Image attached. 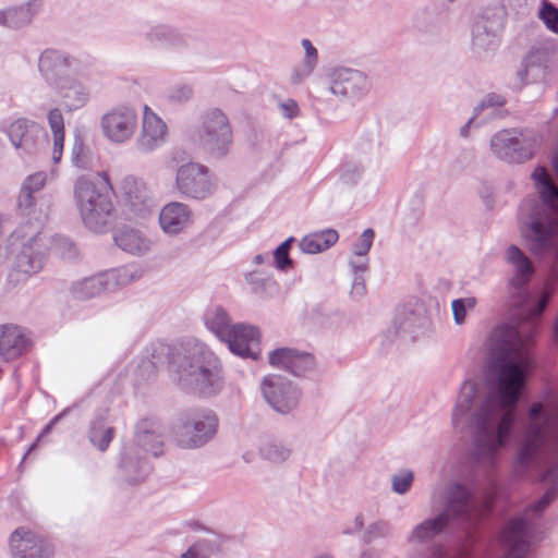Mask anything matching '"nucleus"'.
<instances>
[{
	"mask_svg": "<svg viewBox=\"0 0 558 558\" xmlns=\"http://www.w3.org/2000/svg\"><path fill=\"white\" fill-rule=\"evenodd\" d=\"M553 291L546 288L537 304L518 326H499L488 340L493 378L488 385L465 380L452 410V424L472 437V456L483 466H494L508 446L518 420V402L535 367L532 352L537 319Z\"/></svg>",
	"mask_w": 558,
	"mask_h": 558,
	"instance_id": "nucleus-1",
	"label": "nucleus"
},
{
	"mask_svg": "<svg viewBox=\"0 0 558 558\" xmlns=\"http://www.w3.org/2000/svg\"><path fill=\"white\" fill-rule=\"evenodd\" d=\"M514 471L541 472L548 487L522 515L505 526L500 537L502 558L525 557L531 544L539 539L538 519L558 496V392H545L530 405L518 441Z\"/></svg>",
	"mask_w": 558,
	"mask_h": 558,
	"instance_id": "nucleus-2",
	"label": "nucleus"
},
{
	"mask_svg": "<svg viewBox=\"0 0 558 558\" xmlns=\"http://www.w3.org/2000/svg\"><path fill=\"white\" fill-rule=\"evenodd\" d=\"M531 178L542 204L535 199L522 202V233L533 255L558 260V186L543 166H537Z\"/></svg>",
	"mask_w": 558,
	"mask_h": 558,
	"instance_id": "nucleus-3",
	"label": "nucleus"
},
{
	"mask_svg": "<svg viewBox=\"0 0 558 558\" xmlns=\"http://www.w3.org/2000/svg\"><path fill=\"white\" fill-rule=\"evenodd\" d=\"M492 498L480 505L471 490L458 482L436 486L430 494V507L438 510L435 517L426 518L416 524L407 536L411 545H429L448 526L450 520L475 522L489 509Z\"/></svg>",
	"mask_w": 558,
	"mask_h": 558,
	"instance_id": "nucleus-4",
	"label": "nucleus"
},
{
	"mask_svg": "<svg viewBox=\"0 0 558 558\" xmlns=\"http://www.w3.org/2000/svg\"><path fill=\"white\" fill-rule=\"evenodd\" d=\"M178 386L191 393L214 396L223 387L222 367L218 357L201 343H194L170 362Z\"/></svg>",
	"mask_w": 558,
	"mask_h": 558,
	"instance_id": "nucleus-5",
	"label": "nucleus"
},
{
	"mask_svg": "<svg viewBox=\"0 0 558 558\" xmlns=\"http://www.w3.org/2000/svg\"><path fill=\"white\" fill-rule=\"evenodd\" d=\"M112 190L106 172L80 177L74 183V201L86 228L96 233L107 229L113 204L108 195Z\"/></svg>",
	"mask_w": 558,
	"mask_h": 558,
	"instance_id": "nucleus-6",
	"label": "nucleus"
},
{
	"mask_svg": "<svg viewBox=\"0 0 558 558\" xmlns=\"http://www.w3.org/2000/svg\"><path fill=\"white\" fill-rule=\"evenodd\" d=\"M39 228L37 223L27 232L19 228L9 238L7 251L12 256V272L20 276L17 280L37 274L44 266L47 244Z\"/></svg>",
	"mask_w": 558,
	"mask_h": 558,
	"instance_id": "nucleus-7",
	"label": "nucleus"
},
{
	"mask_svg": "<svg viewBox=\"0 0 558 558\" xmlns=\"http://www.w3.org/2000/svg\"><path fill=\"white\" fill-rule=\"evenodd\" d=\"M232 140L230 121L220 109L211 108L201 116L194 141L210 158H225L231 149Z\"/></svg>",
	"mask_w": 558,
	"mask_h": 558,
	"instance_id": "nucleus-8",
	"label": "nucleus"
},
{
	"mask_svg": "<svg viewBox=\"0 0 558 558\" xmlns=\"http://www.w3.org/2000/svg\"><path fill=\"white\" fill-rule=\"evenodd\" d=\"M218 429V417L209 410L182 415L172 426L174 442L184 449H196L214 438Z\"/></svg>",
	"mask_w": 558,
	"mask_h": 558,
	"instance_id": "nucleus-9",
	"label": "nucleus"
},
{
	"mask_svg": "<svg viewBox=\"0 0 558 558\" xmlns=\"http://www.w3.org/2000/svg\"><path fill=\"white\" fill-rule=\"evenodd\" d=\"M217 187V175L201 162L190 161L177 170L175 189L185 198L208 199L216 193Z\"/></svg>",
	"mask_w": 558,
	"mask_h": 558,
	"instance_id": "nucleus-10",
	"label": "nucleus"
},
{
	"mask_svg": "<svg viewBox=\"0 0 558 558\" xmlns=\"http://www.w3.org/2000/svg\"><path fill=\"white\" fill-rule=\"evenodd\" d=\"M46 181L47 174L43 171L28 175L22 184L17 198L20 214L38 226L48 219L52 205L50 195H36L45 186Z\"/></svg>",
	"mask_w": 558,
	"mask_h": 558,
	"instance_id": "nucleus-11",
	"label": "nucleus"
},
{
	"mask_svg": "<svg viewBox=\"0 0 558 558\" xmlns=\"http://www.w3.org/2000/svg\"><path fill=\"white\" fill-rule=\"evenodd\" d=\"M137 113L129 106H116L104 113L99 126L104 137L117 145L130 142L137 129Z\"/></svg>",
	"mask_w": 558,
	"mask_h": 558,
	"instance_id": "nucleus-12",
	"label": "nucleus"
},
{
	"mask_svg": "<svg viewBox=\"0 0 558 558\" xmlns=\"http://www.w3.org/2000/svg\"><path fill=\"white\" fill-rule=\"evenodd\" d=\"M260 391L267 404L282 415L294 411L301 399L300 389L291 380L275 374L263 378Z\"/></svg>",
	"mask_w": 558,
	"mask_h": 558,
	"instance_id": "nucleus-13",
	"label": "nucleus"
},
{
	"mask_svg": "<svg viewBox=\"0 0 558 558\" xmlns=\"http://www.w3.org/2000/svg\"><path fill=\"white\" fill-rule=\"evenodd\" d=\"M505 17L500 10H485L472 26L471 46L476 53L494 50L500 43Z\"/></svg>",
	"mask_w": 558,
	"mask_h": 558,
	"instance_id": "nucleus-14",
	"label": "nucleus"
},
{
	"mask_svg": "<svg viewBox=\"0 0 558 558\" xmlns=\"http://www.w3.org/2000/svg\"><path fill=\"white\" fill-rule=\"evenodd\" d=\"M9 548L13 558H52L53 547L37 532L21 526L9 538Z\"/></svg>",
	"mask_w": 558,
	"mask_h": 558,
	"instance_id": "nucleus-15",
	"label": "nucleus"
},
{
	"mask_svg": "<svg viewBox=\"0 0 558 558\" xmlns=\"http://www.w3.org/2000/svg\"><path fill=\"white\" fill-rule=\"evenodd\" d=\"M168 135L166 122L148 105H144L141 130L135 140L136 150L150 154L167 142Z\"/></svg>",
	"mask_w": 558,
	"mask_h": 558,
	"instance_id": "nucleus-16",
	"label": "nucleus"
},
{
	"mask_svg": "<svg viewBox=\"0 0 558 558\" xmlns=\"http://www.w3.org/2000/svg\"><path fill=\"white\" fill-rule=\"evenodd\" d=\"M7 133L11 144L21 151V156L35 155L47 142L45 129L38 123L24 118L13 121Z\"/></svg>",
	"mask_w": 558,
	"mask_h": 558,
	"instance_id": "nucleus-17",
	"label": "nucleus"
},
{
	"mask_svg": "<svg viewBox=\"0 0 558 558\" xmlns=\"http://www.w3.org/2000/svg\"><path fill=\"white\" fill-rule=\"evenodd\" d=\"M506 255L513 269L509 280L510 294L517 299L514 304L522 305L527 299L526 287L534 274V267L529 257L515 245H510Z\"/></svg>",
	"mask_w": 558,
	"mask_h": 558,
	"instance_id": "nucleus-18",
	"label": "nucleus"
},
{
	"mask_svg": "<svg viewBox=\"0 0 558 558\" xmlns=\"http://www.w3.org/2000/svg\"><path fill=\"white\" fill-rule=\"evenodd\" d=\"M366 75L353 69L342 68L332 73L330 92L352 102L362 99L368 92Z\"/></svg>",
	"mask_w": 558,
	"mask_h": 558,
	"instance_id": "nucleus-19",
	"label": "nucleus"
},
{
	"mask_svg": "<svg viewBox=\"0 0 558 558\" xmlns=\"http://www.w3.org/2000/svg\"><path fill=\"white\" fill-rule=\"evenodd\" d=\"M222 342L227 343L229 350L235 355L250 357L254 361L259 357V332L254 326L234 324L230 335L226 336Z\"/></svg>",
	"mask_w": 558,
	"mask_h": 558,
	"instance_id": "nucleus-20",
	"label": "nucleus"
},
{
	"mask_svg": "<svg viewBox=\"0 0 558 558\" xmlns=\"http://www.w3.org/2000/svg\"><path fill=\"white\" fill-rule=\"evenodd\" d=\"M77 65L78 61L74 57L56 49L45 50L38 60L41 75L53 86L59 80L66 78V74L75 70Z\"/></svg>",
	"mask_w": 558,
	"mask_h": 558,
	"instance_id": "nucleus-21",
	"label": "nucleus"
},
{
	"mask_svg": "<svg viewBox=\"0 0 558 558\" xmlns=\"http://www.w3.org/2000/svg\"><path fill=\"white\" fill-rule=\"evenodd\" d=\"M29 332L21 326L5 324L0 326V357L14 361L31 348Z\"/></svg>",
	"mask_w": 558,
	"mask_h": 558,
	"instance_id": "nucleus-22",
	"label": "nucleus"
},
{
	"mask_svg": "<svg viewBox=\"0 0 558 558\" xmlns=\"http://www.w3.org/2000/svg\"><path fill=\"white\" fill-rule=\"evenodd\" d=\"M135 450H138L144 456L150 453L158 457L162 453L163 435L161 425L149 418L140 421L135 426V435L132 442Z\"/></svg>",
	"mask_w": 558,
	"mask_h": 558,
	"instance_id": "nucleus-23",
	"label": "nucleus"
},
{
	"mask_svg": "<svg viewBox=\"0 0 558 558\" xmlns=\"http://www.w3.org/2000/svg\"><path fill=\"white\" fill-rule=\"evenodd\" d=\"M193 223V211L191 207L181 202H170L166 204L159 214V225L161 230L175 235L183 232Z\"/></svg>",
	"mask_w": 558,
	"mask_h": 558,
	"instance_id": "nucleus-24",
	"label": "nucleus"
},
{
	"mask_svg": "<svg viewBox=\"0 0 558 558\" xmlns=\"http://www.w3.org/2000/svg\"><path fill=\"white\" fill-rule=\"evenodd\" d=\"M54 88L63 109L68 112H73L85 107L90 98L88 86L70 76L59 80Z\"/></svg>",
	"mask_w": 558,
	"mask_h": 558,
	"instance_id": "nucleus-25",
	"label": "nucleus"
},
{
	"mask_svg": "<svg viewBox=\"0 0 558 558\" xmlns=\"http://www.w3.org/2000/svg\"><path fill=\"white\" fill-rule=\"evenodd\" d=\"M120 471L125 482L130 484L142 482L149 472L146 456L135 450L134 445H125L122 451Z\"/></svg>",
	"mask_w": 558,
	"mask_h": 558,
	"instance_id": "nucleus-26",
	"label": "nucleus"
},
{
	"mask_svg": "<svg viewBox=\"0 0 558 558\" xmlns=\"http://www.w3.org/2000/svg\"><path fill=\"white\" fill-rule=\"evenodd\" d=\"M113 241L122 251L141 256L150 251L151 241L140 230L130 226L118 228Z\"/></svg>",
	"mask_w": 558,
	"mask_h": 558,
	"instance_id": "nucleus-27",
	"label": "nucleus"
},
{
	"mask_svg": "<svg viewBox=\"0 0 558 558\" xmlns=\"http://www.w3.org/2000/svg\"><path fill=\"white\" fill-rule=\"evenodd\" d=\"M512 163H523L532 159L543 144V136L534 130H515Z\"/></svg>",
	"mask_w": 558,
	"mask_h": 558,
	"instance_id": "nucleus-28",
	"label": "nucleus"
},
{
	"mask_svg": "<svg viewBox=\"0 0 558 558\" xmlns=\"http://www.w3.org/2000/svg\"><path fill=\"white\" fill-rule=\"evenodd\" d=\"M338 239L337 230L327 228L303 236L299 242V247L305 254H318L335 245Z\"/></svg>",
	"mask_w": 558,
	"mask_h": 558,
	"instance_id": "nucleus-29",
	"label": "nucleus"
},
{
	"mask_svg": "<svg viewBox=\"0 0 558 558\" xmlns=\"http://www.w3.org/2000/svg\"><path fill=\"white\" fill-rule=\"evenodd\" d=\"M122 191L134 211L142 213L148 208L149 192L142 180L131 175L125 177L122 181Z\"/></svg>",
	"mask_w": 558,
	"mask_h": 558,
	"instance_id": "nucleus-30",
	"label": "nucleus"
},
{
	"mask_svg": "<svg viewBox=\"0 0 558 558\" xmlns=\"http://www.w3.org/2000/svg\"><path fill=\"white\" fill-rule=\"evenodd\" d=\"M39 8L37 0H31L19 7L3 9L4 26L12 29H19L28 25Z\"/></svg>",
	"mask_w": 558,
	"mask_h": 558,
	"instance_id": "nucleus-31",
	"label": "nucleus"
},
{
	"mask_svg": "<svg viewBox=\"0 0 558 558\" xmlns=\"http://www.w3.org/2000/svg\"><path fill=\"white\" fill-rule=\"evenodd\" d=\"M108 291L102 274L73 282L70 293L77 301H87Z\"/></svg>",
	"mask_w": 558,
	"mask_h": 558,
	"instance_id": "nucleus-32",
	"label": "nucleus"
},
{
	"mask_svg": "<svg viewBox=\"0 0 558 558\" xmlns=\"http://www.w3.org/2000/svg\"><path fill=\"white\" fill-rule=\"evenodd\" d=\"M107 413L90 421L88 439L100 451H106L113 438V428L106 425Z\"/></svg>",
	"mask_w": 558,
	"mask_h": 558,
	"instance_id": "nucleus-33",
	"label": "nucleus"
},
{
	"mask_svg": "<svg viewBox=\"0 0 558 558\" xmlns=\"http://www.w3.org/2000/svg\"><path fill=\"white\" fill-rule=\"evenodd\" d=\"M515 129L501 130L490 138V149L498 159L512 163Z\"/></svg>",
	"mask_w": 558,
	"mask_h": 558,
	"instance_id": "nucleus-34",
	"label": "nucleus"
},
{
	"mask_svg": "<svg viewBox=\"0 0 558 558\" xmlns=\"http://www.w3.org/2000/svg\"><path fill=\"white\" fill-rule=\"evenodd\" d=\"M145 39L151 46H171L177 47L182 44L181 34L167 25H156L149 28Z\"/></svg>",
	"mask_w": 558,
	"mask_h": 558,
	"instance_id": "nucleus-35",
	"label": "nucleus"
},
{
	"mask_svg": "<svg viewBox=\"0 0 558 558\" xmlns=\"http://www.w3.org/2000/svg\"><path fill=\"white\" fill-rule=\"evenodd\" d=\"M206 327L215 333L221 341L230 335L232 329L228 313L220 306L215 307L205 315Z\"/></svg>",
	"mask_w": 558,
	"mask_h": 558,
	"instance_id": "nucleus-36",
	"label": "nucleus"
},
{
	"mask_svg": "<svg viewBox=\"0 0 558 558\" xmlns=\"http://www.w3.org/2000/svg\"><path fill=\"white\" fill-rule=\"evenodd\" d=\"M292 453L291 448L281 440L268 439L259 447L260 457L274 464L286 462Z\"/></svg>",
	"mask_w": 558,
	"mask_h": 558,
	"instance_id": "nucleus-37",
	"label": "nucleus"
},
{
	"mask_svg": "<svg viewBox=\"0 0 558 558\" xmlns=\"http://www.w3.org/2000/svg\"><path fill=\"white\" fill-rule=\"evenodd\" d=\"M108 290L126 286L140 278V275L130 267H120L102 272Z\"/></svg>",
	"mask_w": 558,
	"mask_h": 558,
	"instance_id": "nucleus-38",
	"label": "nucleus"
},
{
	"mask_svg": "<svg viewBox=\"0 0 558 558\" xmlns=\"http://www.w3.org/2000/svg\"><path fill=\"white\" fill-rule=\"evenodd\" d=\"M365 171V167L360 160L350 159L342 163L340 169V181L349 186L360 182Z\"/></svg>",
	"mask_w": 558,
	"mask_h": 558,
	"instance_id": "nucleus-39",
	"label": "nucleus"
},
{
	"mask_svg": "<svg viewBox=\"0 0 558 558\" xmlns=\"http://www.w3.org/2000/svg\"><path fill=\"white\" fill-rule=\"evenodd\" d=\"M391 532V524L387 520H376L364 529L362 541L365 544H371L377 539L390 537Z\"/></svg>",
	"mask_w": 558,
	"mask_h": 558,
	"instance_id": "nucleus-40",
	"label": "nucleus"
},
{
	"mask_svg": "<svg viewBox=\"0 0 558 558\" xmlns=\"http://www.w3.org/2000/svg\"><path fill=\"white\" fill-rule=\"evenodd\" d=\"M414 472L410 469H401L391 476V490L397 495H405L412 488Z\"/></svg>",
	"mask_w": 558,
	"mask_h": 558,
	"instance_id": "nucleus-41",
	"label": "nucleus"
},
{
	"mask_svg": "<svg viewBox=\"0 0 558 558\" xmlns=\"http://www.w3.org/2000/svg\"><path fill=\"white\" fill-rule=\"evenodd\" d=\"M314 365L315 360L312 354L294 350V356L292 359L291 367H289L288 372L295 376H302L306 372L311 371Z\"/></svg>",
	"mask_w": 558,
	"mask_h": 558,
	"instance_id": "nucleus-42",
	"label": "nucleus"
},
{
	"mask_svg": "<svg viewBox=\"0 0 558 558\" xmlns=\"http://www.w3.org/2000/svg\"><path fill=\"white\" fill-rule=\"evenodd\" d=\"M50 250L64 259H71L76 256L75 245L63 235H56L52 238Z\"/></svg>",
	"mask_w": 558,
	"mask_h": 558,
	"instance_id": "nucleus-43",
	"label": "nucleus"
},
{
	"mask_svg": "<svg viewBox=\"0 0 558 558\" xmlns=\"http://www.w3.org/2000/svg\"><path fill=\"white\" fill-rule=\"evenodd\" d=\"M294 350L291 348H279L268 354V362L271 366L289 371L291 367Z\"/></svg>",
	"mask_w": 558,
	"mask_h": 558,
	"instance_id": "nucleus-44",
	"label": "nucleus"
},
{
	"mask_svg": "<svg viewBox=\"0 0 558 558\" xmlns=\"http://www.w3.org/2000/svg\"><path fill=\"white\" fill-rule=\"evenodd\" d=\"M293 241V238H289L274 251V263L279 270L286 271L292 267L289 250Z\"/></svg>",
	"mask_w": 558,
	"mask_h": 558,
	"instance_id": "nucleus-45",
	"label": "nucleus"
},
{
	"mask_svg": "<svg viewBox=\"0 0 558 558\" xmlns=\"http://www.w3.org/2000/svg\"><path fill=\"white\" fill-rule=\"evenodd\" d=\"M476 305V299L473 296L457 299L451 303L453 319L457 325H462L465 322L468 311H471Z\"/></svg>",
	"mask_w": 558,
	"mask_h": 558,
	"instance_id": "nucleus-46",
	"label": "nucleus"
},
{
	"mask_svg": "<svg viewBox=\"0 0 558 558\" xmlns=\"http://www.w3.org/2000/svg\"><path fill=\"white\" fill-rule=\"evenodd\" d=\"M539 19L545 26L558 35V8L548 1H544L539 10Z\"/></svg>",
	"mask_w": 558,
	"mask_h": 558,
	"instance_id": "nucleus-47",
	"label": "nucleus"
},
{
	"mask_svg": "<svg viewBox=\"0 0 558 558\" xmlns=\"http://www.w3.org/2000/svg\"><path fill=\"white\" fill-rule=\"evenodd\" d=\"M375 238V232L373 229L367 228L363 231L357 242L353 245V253L355 255H365L367 256Z\"/></svg>",
	"mask_w": 558,
	"mask_h": 558,
	"instance_id": "nucleus-48",
	"label": "nucleus"
},
{
	"mask_svg": "<svg viewBox=\"0 0 558 558\" xmlns=\"http://www.w3.org/2000/svg\"><path fill=\"white\" fill-rule=\"evenodd\" d=\"M193 96V88L189 84H179L172 87L168 93L169 100L173 102H185Z\"/></svg>",
	"mask_w": 558,
	"mask_h": 558,
	"instance_id": "nucleus-49",
	"label": "nucleus"
},
{
	"mask_svg": "<svg viewBox=\"0 0 558 558\" xmlns=\"http://www.w3.org/2000/svg\"><path fill=\"white\" fill-rule=\"evenodd\" d=\"M48 124L52 136L64 134V120L60 109L53 108L48 113Z\"/></svg>",
	"mask_w": 558,
	"mask_h": 558,
	"instance_id": "nucleus-50",
	"label": "nucleus"
},
{
	"mask_svg": "<svg viewBox=\"0 0 558 558\" xmlns=\"http://www.w3.org/2000/svg\"><path fill=\"white\" fill-rule=\"evenodd\" d=\"M316 66H313L308 63H304L303 61L296 65L291 73V83L300 84L304 82L307 77L312 75Z\"/></svg>",
	"mask_w": 558,
	"mask_h": 558,
	"instance_id": "nucleus-51",
	"label": "nucleus"
},
{
	"mask_svg": "<svg viewBox=\"0 0 558 558\" xmlns=\"http://www.w3.org/2000/svg\"><path fill=\"white\" fill-rule=\"evenodd\" d=\"M301 46L304 49V58H303L302 61L304 63H308V64H311L313 66H317V64H318V51L314 47L312 41L310 39H307V38H303L301 40Z\"/></svg>",
	"mask_w": 558,
	"mask_h": 558,
	"instance_id": "nucleus-52",
	"label": "nucleus"
},
{
	"mask_svg": "<svg viewBox=\"0 0 558 558\" xmlns=\"http://www.w3.org/2000/svg\"><path fill=\"white\" fill-rule=\"evenodd\" d=\"M280 114L286 119L296 118L300 113V108L294 99L288 98L278 105Z\"/></svg>",
	"mask_w": 558,
	"mask_h": 558,
	"instance_id": "nucleus-53",
	"label": "nucleus"
},
{
	"mask_svg": "<svg viewBox=\"0 0 558 558\" xmlns=\"http://www.w3.org/2000/svg\"><path fill=\"white\" fill-rule=\"evenodd\" d=\"M504 104H505L504 97H501L499 95H495V94H489L481 101V104H478L476 107H474L475 116H480L485 108L500 107Z\"/></svg>",
	"mask_w": 558,
	"mask_h": 558,
	"instance_id": "nucleus-54",
	"label": "nucleus"
},
{
	"mask_svg": "<svg viewBox=\"0 0 558 558\" xmlns=\"http://www.w3.org/2000/svg\"><path fill=\"white\" fill-rule=\"evenodd\" d=\"M349 264L353 274H364L368 268V257L365 255H355L353 253Z\"/></svg>",
	"mask_w": 558,
	"mask_h": 558,
	"instance_id": "nucleus-55",
	"label": "nucleus"
},
{
	"mask_svg": "<svg viewBox=\"0 0 558 558\" xmlns=\"http://www.w3.org/2000/svg\"><path fill=\"white\" fill-rule=\"evenodd\" d=\"M366 293L365 280L363 274H354L351 294L354 298H362Z\"/></svg>",
	"mask_w": 558,
	"mask_h": 558,
	"instance_id": "nucleus-56",
	"label": "nucleus"
},
{
	"mask_svg": "<svg viewBox=\"0 0 558 558\" xmlns=\"http://www.w3.org/2000/svg\"><path fill=\"white\" fill-rule=\"evenodd\" d=\"M53 148H52V160L53 162H59L62 157L63 147H64V134L53 135Z\"/></svg>",
	"mask_w": 558,
	"mask_h": 558,
	"instance_id": "nucleus-57",
	"label": "nucleus"
},
{
	"mask_svg": "<svg viewBox=\"0 0 558 558\" xmlns=\"http://www.w3.org/2000/svg\"><path fill=\"white\" fill-rule=\"evenodd\" d=\"M83 149V142L81 140H76L72 148V161L77 167H84V159L82 157Z\"/></svg>",
	"mask_w": 558,
	"mask_h": 558,
	"instance_id": "nucleus-58",
	"label": "nucleus"
},
{
	"mask_svg": "<svg viewBox=\"0 0 558 558\" xmlns=\"http://www.w3.org/2000/svg\"><path fill=\"white\" fill-rule=\"evenodd\" d=\"M416 320L418 322V324L421 326H424L427 323V319L425 317H417V316L412 314L410 317L407 318V320L403 323V325L401 327L405 331H413L412 327H413V325L415 324Z\"/></svg>",
	"mask_w": 558,
	"mask_h": 558,
	"instance_id": "nucleus-59",
	"label": "nucleus"
},
{
	"mask_svg": "<svg viewBox=\"0 0 558 558\" xmlns=\"http://www.w3.org/2000/svg\"><path fill=\"white\" fill-rule=\"evenodd\" d=\"M478 116H475V110L473 109V116L466 121L464 125H462L459 130V134L461 137L466 138L470 135V130Z\"/></svg>",
	"mask_w": 558,
	"mask_h": 558,
	"instance_id": "nucleus-60",
	"label": "nucleus"
},
{
	"mask_svg": "<svg viewBox=\"0 0 558 558\" xmlns=\"http://www.w3.org/2000/svg\"><path fill=\"white\" fill-rule=\"evenodd\" d=\"M64 414H65V411H63L62 413H60V414L56 415V416H54V417H53V418H52V420H51V421H50V422H49V423L44 427V429L41 430V433H40V435H39L38 439H39L40 437H44V436L48 435V434L52 430L53 426H54V425H56V424H57V423H58V422H59V421L64 416Z\"/></svg>",
	"mask_w": 558,
	"mask_h": 558,
	"instance_id": "nucleus-61",
	"label": "nucleus"
},
{
	"mask_svg": "<svg viewBox=\"0 0 558 558\" xmlns=\"http://www.w3.org/2000/svg\"><path fill=\"white\" fill-rule=\"evenodd\" d=\"M380 554L378 550L374 548H368L366 550H363L359 558H379Z\"/></svg>",
	"mask_w": 558,
	"mask_h": 558,
	"instance_id": "nucleus-62",
	"label": "nucleus"
},
{
	"mask_svg": "<svg viewBox=\"0 0 558 558\" xmlns=\"http://www.w3.org/2000/svg\"><path fill=\"white\" fill-rule=\"evenodd\" d=\"M269 260V255L267 253H263V254H257L254 258H253V263L255 265H262V264H265Z\"/></svg>",
	"mask_w": 558,
	"mask_h": 558,
	"instance_id": "nucleus-63",
	"label": "nucleus"
},
{
	"mask_svg": "<svg viewBox=\"0 0 558 558\" xmlns=\"http://www.w3.org/2000/svg\"><path fill=\"white\" fill-rule=\"evenodd\" d=\"M181 558H204V557L194 548H190L184 554L181 555Z\"/></svg>",
	"mask_w": 558,
	"mask_h": 558,
	"instance_id": "nucleus-64",
	"label": "nucleus"
}]
</instances>
